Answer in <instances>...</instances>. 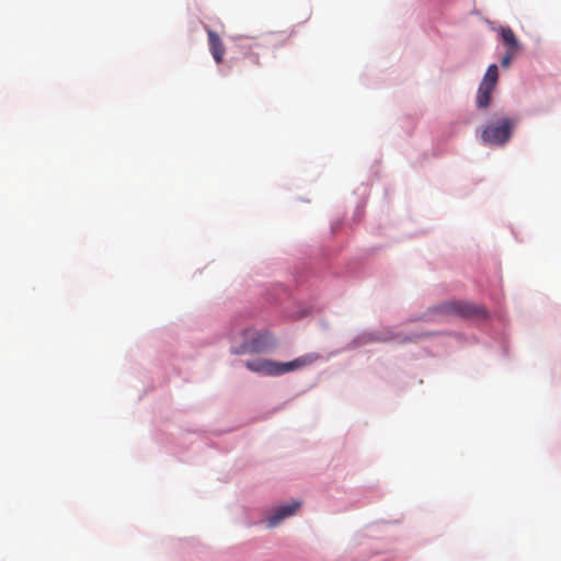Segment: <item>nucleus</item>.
<instances>
[{
	"label": "nucleus",
	"instance_id": "nucleus-5",
	"mask_svg": "<svg viewBox=\"0 0 561 561\" xmlns=\"http://www.w3.org/2000/svg\"><path fill=\"white\" fill-rule=\"evenodd\" d=\"M241 335L242 342L231 348L233 354H254L265 350L267 344V335L265 333H260L253 329H245Z\"/></svg>",
	"mask_w": 561,
	"mask_h": 561
},
{
	"label": "nucleus",
	"instance_id": "nucleus-1",
	"mask_svg": "<svg viewBox=\"0 0 561 561\" xmlns=\"http://www.w3.org/2000/svg\"><path fill=\"white\" fill-rule=\"evenodd\" d=\"M515 122L508 117L488 125L481 133V140L490 146H504L512 137Z\"/></svg>",
	"mask_w": 561,
	"mask_h": 561
},
{
	"label": "nucleus",
	"instance_id": "nucleus-9",
	"mask_svg": "<svg viewBox=\"0 0 561 561\" xmlns=\"http://www.w3.org/2000/svg\"><path fill=\"white\" fill-rule=\"evenodd\" d=\"M261 67L260 57L257 54L248 53L239 65V72L243 76L253 75Z\"/></svg>",
	"mask_w": 561,
	"mask_h": 561
},
{
	"label": "nucleus",
	"instance_id": "nucleus-4",
	"mask_svg": "<svg viewBox=\"0 0 561 561\" xmlns=\"http://www.w3.org/2000/svg\"><path fill=\"white\" fill-rule=\"evenodd\" d=\"M499 79V68L495 64L488 67L483 79L478 88L476 104L480 110H485L491 104V95L496 87Z\"/></svg>",
	"mask_w": 561,
	"mask_h": 561
},
{
	"label": "nucleus",
	"instance_id": "nucleus-6",
	"mask_svg": "<svg viewBox=\"0 0 561 561\" xmlns=\"http://www.w3.org/2000/svg\"><path fill=\"white\" fill-rule=\"evenodd\" d=\"M412 339L402 336L399 333H396L391 329H382L375 332L365 333L358 336L354 341V346L359 347L370 343H388V342H397V343H405L410 342Z\"/></svg>",
	"mask_w": 561,
	"mask_h": 561
},
{
	"label": "nucleus",
	"instance_id": "nucleus-8",
	"mask_svg": "<svg viewBox=\"0 0 561 561\" xmlns=\"http://www.w3.org/2000/svg\"><path fill=\"white\" fill-rule=\"evenodd\" d=\"M209 50L216 64H221L226 54V47L220 36L213 30L206 27Z\"/></svg>",
	"mask_w": 561,
	"mask_h": 561
},
{
	"label": "nucleus",
	"instance_id": "nucleus-3",
	"mask_svg": "<svg viewBox=\"0 0 561 561\" xmlns=\"http://www.w3.org/2000/svg\"><path fill=\"white\" fill-rule=\"evenodd\" d=\"M305 364L301 359H295L287 363H276L267 359L248 360L245 366L249 370L268 376H277L291 371Z\"/></svg>",
	"mask_w": 561,
	"mask_h": 561
},
{
	"label": "nucleus",
	"instance_id": "nucleus-11",
	"mask_svg": "<svg viewBox=\"0 0 561 561\" xmlns=\"http://www.w3.org/2000/svg\"><path fill=\"white\" fill-rule=\"evenodd\" d=\"M516 54H517V51H515V50H507L506 55L501 60V66L504 68L510 67V65Z\"/></svg>",
	"mask_w": 561,
	"mask_h": 561
},
{
	"label": "nucleus",
	"instance_id": "nucleus-10",
	"mask_svg": "<svg viewBox=\"0 0 561 561\" xmlns=\"http://www.w3.org/2000/svg\"><path fill=\"white\" fill-rule=\"evenodd\" d=\"M501 36L504 42V44L507 46L508 50H515L518 51L520 46L516 38L515 33L513 30L508 26H504L501 28Z\"/></svg>",
	"mask_w": 561,
	"mask_h": 561
},
{
	"label": "nucleus",
	"instance_id": "nucleus-7",
	"mask_svg": "<svg viewBox=\"0 0 561 561\" xmlns=\"http://www.w3.org/2000/svg\"><path fill=\"white\" fill-rule=\"evenodd\" d=\"M299 501H294L289 504L279 506L275 512L267 518L268 527H276L283 519L290 517L300 507Z\"/></svg>",
	"mask_w": 561,
	"mask_h": 561
},
{
	"label": "nucleus",
	"instance_id": "nucleus-2",
	"mask_svg": "<svg viewBox=\"0 0 561 561\" xmlns=\"http://www.w3.org/2000/svg\"><path fill=\"white\" fill-rule=\"evenodd\" d=\"M435 312L444 317H458L463 319L485 317L483 308L461 300H449L440 304Z\"/></svg>",
	"mask_w": 561,
	"mask_h": 561
}]
</instances>
